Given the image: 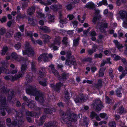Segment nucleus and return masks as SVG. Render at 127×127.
I'll use <instances>...</instances> for the list:
<instances>
[{
  "label": "nucleus",
  "mask_w": 127,
  "mask_h": 127,
  "mask_svg": "<svg viewBox=\"0 0 127 127\" xmlns=\"http://www.w3.org/2000/svg\"><path fill=\"white\" fill-rule=\"evenodd\" d=\"M67 9L68 10H70L72 8V6L71 4H68L66 6Z\"/></svg>",
  "instance_id": "nucleus-59"
},
{
  "label": "nucleus",
  "mask_w": 127,
  "mask_h": 127,
  "mask_svg": "<svg viewBox=\"0 0 127 127\" xmlns=\"http://www.w3.org/2000/svg\"><path fill=\"white\" fill-rule=\"evenodd\" d=\"M62 86V84L60 83L57 84L56 86H55L53 84H51L50 85V86L52 88H53L54 90L57 91H59L60 87Z\"/></svg>",
  "instance_id": "nucleus-11"
},
{
  "label": "nucleus",
  "mask_w": 127,
  "mask_h": 127,
  "mask_svg": "<svg viewBox=\"0 0 127 127\" xmlns=\"http://www.w3.org/2000/svg\"><path fill=\"white\" fill-rule=\"evenodd\" d=\"M21 45L20 43L16 44L15 45V47L17 50L19 49L21 47Z\"/></svg>",
  "instance_id": "nucleus-48"
},
{
  "label": "nucleus",
  "mask_w": 127,
  "mask_h": 127,
  "mask_svg": "<svg viewBox=\"0 0 127 127\" xmlns=\"http://www.w3.org/2000/svg\"><path fill=\"white\" fill-rule=\"evenodd\" d=\"M26 79L27 82H29L32 81L33 79V77L32 76V74L30 73L27 75L26 77Z\"/></svg>",
  "instance_id": "nucleus-23"
},
{
  "label": "nucleus",
  "mask_w": 127,
  "mask_h": 127,
  "mask_svg": "<svg viewBox=\"0 0 127 127\" xmlns=\"http://www.w3.org/2000/svg\"><path fill=\"white\" fill-rule=\"evenodd\" d=\"M23 53L24 55H27L29 56L33 55L34 54V52L29 45V43L27 42L26 43L25 50L23 51Z\"/></svg>",
  "instance_id": "nucleus-4"
},
{
  "label": "nucleus",
  "mask_w": 127,
  "mask_h": 127,
  "mask_svg": "<svg viewBox=\"0 0 127 127\" xmlns=\"http://www.w3.org/2000/svg\"><path fill=\"white\" fill-rule=\"evenodd\" d=\"M104 52L105 54L108 55H109L111 53L108 50H106L105 51H104Z\"/></svg>",
  "instance_id": "nucleus-60"
},
{
  "label": "nucleus",
  "mask_w": 127,
  "mask_h": 127,
  "mask_svg": "<svg viewBox=\"0 0 127 127\" xmlns=\"http://www.w3.org/2000/svg\"><path fill=\"white\" fill-rule=\"evenodd\" d=\"M0 21L2 23L5 22L6 21V18L5 17H3L0 19Z\"/></svg>",
  "instance_id": "nucleus-56"
},
{
  "label": "nucleus",
  "mask_w": 127,
  "mask_h": 127,
  "mask_svg": "<svg viewBox=\"0 0 127 127\" xmlns=\"http://www.w3.org/2000/svg\"><path fill=\"white\" fill-rule=\"evenodd\" d=\"M117 18H120L123 21V26L127 28V12L124 10H121L119 11L117 15Z\"/></svg>",
  "instance_id": "nucleus-2"
},
{
  "label": "nucleus",
  "mask_w": 127,
  "mask_h": 127,
  "mask_svg": "<svg viewBox=\"0 0 127 127\" xmlns=\"http://www.w3.org/2000/svg\"><path fill=\"white\" fill-rule=\"evenodd\" d=\"M86 16V14H85L84 15L83 17L81 18L79 15L78 16V19L79 21L81 23H83L84 22Z\"/></svg>",
  "instance_id": "nucleus-29"
},
{
  "label": "nucleus",
  "mask_w": 127,
  "mask_h": 127,
  "mask_svg": "<svg viewBox=\"0 0 127 127\" xmlns=\"http://www.w3.org/2000/svg\"><path fill=\"white\" fill-rule=\"evenodd\" d=\"M42 11H40L39 12H37V16L38 17H40L42 18H46L45 16L42 13Z\"/></svg>",
  "instance_id": "nucleus-33"
},
{
  "label": "nucleus",
  "mask_w": 127,
  "mask_h": 127,
  "mask_svg": "<svg viewBox=\"0 0 127 127\" xmlns=\"http://www.w3.org/2000/svg\"><path fill=\"white\" fill-rule=\"evenodd\" d=\"M65 98L67 100H68V99H69V98H70L69 96V95L68 94V93L67 91L65 92Z\"/></svg>",
  "instance_id": "nucleus-50"
},
{
  "label": "nucleus",
  "mask_w": 127,
  "mask_h": 127,
  "mask_svg": "<svg viewBox=\"0 0 127 127\" xmlns=\"http://www.w3.org/2000/svg\"><path fill=\"white\" fill-rule=\"evenodd\" d=\"M35 11V8L34 7H32L28 10V13L29 15H31Z\"/></svg>",
  "instance_id": "nucleus-27"
},
{
  "label": "nucleus",
  "mask_w": 127,
  "mask_h": 127,
  "mask_svg": "<svg viewBox=\"0 0 127 127\" xmlns=\"http://www.w3.org/2000/svg\"><path fill=\"white\" fill-rule=\"evenodd\" d=\"M32 41L33 43L34 44L37 43L40 45H41L42 44V41L40 40H38L35 41L32 38Z\"/></svg>",
  "instance_id": "nucleus-35"
},
{
  "label": "nucleus",
  "mask_w": 127,
  "mask_h": 127,
  "mask_svg": "<svg viewBox=\"0 0 127 127\" xmlns=\"http://www.w3.org/2000/svg\"><path fill=\"white\" fill-rule=\"evenodd\" d=\"M28 4L27 3H24L22 5V8L23 9H25V8L27 6Z\"/></svg>",
  "instance_id": "nucleus-62"
},
{
  "label": "nucleus",
  "mask_w": 127,
  "mask_h": 127,
  "mask_svg": "<svg viewBox=\"0 0 127 127\" xmlns=\"http://www.w3.org/2000/svg\"><path fill=\"white\" fill-rule=\"evenodd\" d=\"M94 4L92 2H90L87 3L86 5V6L87 8H92L94 7Z\"/></svg>",
  "instance_id": "nucleus-30"
},
{
  "label": "nucleus",
  "mask_w": 127,
  "mask_h": 127,
  "mask_svg": "<svg viewBox=\"0 0 127 127\" xmlns=\"http://www.w3.org/2000/svg\"><path fill=\"white\" fill-rule=\"evenodd\" d=\"M62 6L60 5L57 6L56 5H52L50 6V8L54 11L57 10L58 9H61Z\"/></svg>",
  "instance_id": "nucleus-18"
},
{
  "label": "nucleus",
  "mask_w": 127,
  "mask_h": 127,
  "mask_svg": "<svg viewBox=\"0 0 127 127\" xmlns=\"http://www.w3.org/2000/svg\"><path fill=\"white\" fill-rule=\"evenodd\" d=\"M6 32V30L4 28H2L0 29V34L2 35L3 34Z\"/></svg>",
  "instance_id": "nucleus-42"
},
{
  "label": "nucleus",
  "mask_w": 127,
  "mask_h": 127,
  "mask_svg": "<svg viewBox=\"0 0 127 127\" xmlns=\"http://www.w3.org/2000/svg\"><path fill=\"white\" fill-rule=\"evenodd\" d=\"M67 17L69 18L70 20H72L74 16L72 15H69L67 16Z\"/></svg>",
  "instance_id": "nucleus-64"
},
{
  "label": "nucleus",
  "mask_w": 127,
  "mask_h": 127,
  "mask_svg": "<svg viewBox=\"0 0 127 127\" xmlns=\"http://www.w3.org/2000/svg\"><path fill=\"white\" fill-rule=\"evenodd\" d=\"M109 125L110 127H116V125L114 122H110Z\"/></svg>",
  "instance_id": "nucleus-47"
},
{
  "label": "nucleus",
  "mask_w": 127,
  "mask_h": 127,
  "mask_svg": "<svg viewBox=\"0 0 127 127\" xmlns=\"http://www.w3.org/2000/svg\"><path fill=\"white\" fill-rule=\"evenodd\" d=\"M40 29L45 32H49L50 31L49 29L45 26H41L40 27Z\"/></svg>",
  "instance_id": "nucleus-26"
},
{
  "label": "nucleus",
  "mask_w": 127,
  "mask_h": 127,
  "mask_svg": "<svg viewBox=\"0 0 127 127\" xmlns=\"http://www.w3.org/2000/svg\"><path fill=\"white\" fill-rule=\"evenodd\" d=\"M5 100L4 98H1L0 99V113H1L3 116L5 115V113L4 111V108H2V107H4V109H6V110L8 113H10V110L9 108L5 106Z\"/></svg>",
  "instance_id": "nucleus-3"
},
{
  "label": "nucleus",
  "mask_w": 127,
  "mask_h": 127,
  "mask_svg": "<svg viewBox=\"0 0 127 127\" xmlns=\"http://www.w3.org/2000/svg\"><path fill=\"white\" fill-rule=\"evenodd\" d=\"M94 105L95 106H96L97 110L98 111H100L101 108L103 107V105L101 104V101L98 98L95 100Z\"/></svg>",
  "instance_id": "nucleus-9"
},
{
  "label": "nucleus",
  "mask_w": 127,
  "mask_h": 127,
  "mask_svg": "<svg viewBox=\"0 0 127 127\" xmlns=\"http://www.w3.org/2000/svg\"><path fill=\"white\" fill-rule=\"evenodd\" d=\"M21 74H19L17 76L19 78L22 77L24 75L26 70L27 69V65L25 64H23L21 67Z\"/></svg>",
  "instance_id": "nucleus-10"
},
{
  "label": "nucleus",
  "mask_w": 127,
  "mask_h": 127,
  "mask_svg": "<svg viewBox=\"0 0 127 127\" xmlns=\"http://www.w3.org/2000/svg\"><path fill=\"white\" fill-rule=\"evenodd\" d=\"M7 124L8 126H10V123L11 122V120L10 118H8L6 120Z\"/></svg>",
  "instance_id": "nucleus-58"
},
{
  "label": "nucleus",
  "mask_w": 127,
  "mask_h": 127,
  "mask_svg": "<svg viewBox=\"0 0 127 127\" xmlns=\"http://www.w3.org/2000/svg\"><path fill=\"white\" fill-rule=\"evenodd\" d=\"M48 19L50 21H53L54 19V17L53 16H52L51 15L48 14L47 15Z\"/></svg>",
  "instance_id": "nucleus-41"
},
{
  "label": "nucleus",
  "mask_w": 127,
  "mask_h": 127,
  "mask_svg": "<svg viewBox=\"0 0 127 127\" xmlns=\"http://www.w3.org/2000/svg\"><path fill=\"white\" fill-rule=\"evenodd\" d=\"M52 57L53 56L51 54H44L39 56L38 60L39 61L42 60L45 61H48L50 59H52Z\"/></svg>",
  "instance_id": "nucleus-5"
},
{
  "label": "nucleus",
  "mask_w": 127,
  "mask_h": 127,
  "mask_svg": "<svg viewBox=\"0 0 127 127\" xmlns=\"http://www.w3.org/2000/svg\"><path fill=\"white\" fill-rule=\"evenodd\" d=\"M111 56L114 58V60L116 61L118 60L121 59V58L118 55L115 54H112Z\"/></svg>",
  "instance_id": "nucleus-36"
},
{
  "label": "nucleus",
  "mask_w": 127,
  "mask_h": 127,
  "mask_svg": "<svg viewBox=\"0 0 127 127\" xmlns=\"http://www.w3.org/2000/svg\"><path fill=\"white\" fill-rule=\"evenodd\" d=\"M125 0H117L116 1V3L117 5H119L121 2H125Z\"/></svg>",
  "instance_id": "nucleus-53"
},
{
  "label": "nucleus",
  "mask_w": 127,
  "mask_h": 127,
  "mask_svg": "<svg viewBox=\"0 0 127 127\" xmlns=\"http://www.w3.org/2000/svg\"><path fill=\"white\" fill-rule=\"evenodd\" d=\"M26 114L28 116H31L33 117H35L36 118H38L39 116L38 114L36 113H34L32 112L28 111L26 112Z\"/></svg>",
  "instance_id": "nucleus-17"
},
{
  "label": "nucleus",
  "mask_w": 127,
  "mask_h": 127,
  "mask_svg": "<svg viewBox=\"0 0 127 127\" xmlns=\"http://www.w3.org/2000/svg\"><path fill=\"white\" fill-rule=\"evenodd\" d=\"M44 111L47 113H50L52 112L51 109L49 108L45 109L44 110Z\"/></svg>",
  "instance_id": "nucleus-49"
},
{
  "label": "nucleus",
  "mask_w": 127,
  "mask_h": 127,
  "mask_svg": "<svg viewBox=\"0 0 127 127\" xmlns=\"http://www.w3.org/2000/svg\"><path fill=\"white\" fill-rule=\"evenodd\" d=\"M59 18L60 19V25L61 28L63 27V24L66 23H67V21H64L63 20L61 19L62 17V14L60 13L59 14Z\"/></svg>",
  "instance_id": "nucleus-16"
},
{
  "label": "nucleus",
  "mask_w": 127,
  "mask_h": 127,
  "mask_svg": "<svg viewBox=\"0 0 127 127\" xmlns=\"http://www.w3.org/2000/svg\"><path fill=\"white\" fill-rule=\"evenodd\" d=\"M119 88V89H117L116 90V94L117 96L121 97L122 96V94L120 92V90L122 88L121 86H120Z\"/></svg>",
  "instance_id": "nucleus-25"
},
{
  "label": "nucleus",
  "mask_w": 127,
  "mask_h": 127,
  "mask_svg": "<svg viewBox=\"0 0 127 127\" xmlns=\"http://www.w3.org/2000/svg\"><path fill=\"white\" fill-rule=\"evenodd\" d=\"M107 24L105 22L99 23H98L96 28L98 30V29L102 32H105V29L107 27Z\"/></svg>",
  "instance_id": "nucleus-6"
},
{
  "label": "nucleus",
  "mask_w": 127,
  "mask_h": 127,
  "mask_svg": "<svg viewBox=\"0 0 127 127\" xmlns=\"http://www.w3.org/2000/svg\"><path fill=\"white\" fill-rule=\"evenodd\" d=\"M113 70L112 69L110 68L109 69V76L111 77V78L113 79L114 77V76L112 74Z\"/></svg>",
  "instance_id": "nucleus-44"
},
{
  "label": "nucleus",
  "mask_w": 127,
  "mask_h": 127,
  "mask_svg": "<svg viewBox=\"0 0 127 127\" xmlns=\"http://www.w3.org/2000/svg\"><path fill=\"white\" fill-rule=\"evenodd\" d=\"M103 36L102 35H100L98 36V39L96 41V42H98V43H102V39L103 37Z\"/></svg>",
  "instance_id": "nucleus-37"
},
{
  "label": "nucleus",
  "mask_w": 127,
  "mask_h": 127,
  "mask_svg": "<svg viewBox=\"0 0 127 127\" xmlns=\"http://www.w3.org/2000/svg\"><path fill=\"white\" fill-rule=\"evenodd\" d=\"M100 116L102 118H104L107 119V117L106 114L105 113H101L100 114Z\"/></svg>",
  "instance_id": "nucleus-39"
},
{
  "label": "nucleus",
  "mask_w": 127,
  "mask_h": 127,
  "mask_svg": "<svg viewBox=\"0 0 127 127\" xmlns=\"http://www.w3.org/2000/svg\"><path fill=\"white\" fill-rule=\"evenodd\" d=\"M113 42L119 50L120 51H122V48L123 47L122 44L119 43L117 40H114Z\"/></svg>",
  "instance_id": "nucleus-12"
},
{
  "label": "nucleus",
  "mask_w": 127,
  "mask_h": 127,
  "mask_svg": "<svg viewBox=\"0 0 127 127\" xmlns=\"http://www.w3.org/2000/svg\"><path fill=\"white\" fill-rule=\"evenodd\" d=\"M8 50V48L6 46H4L2 50L1 55H4L6 53V52Z\"/></svg>",
  "instance_id": "nucleus-31"
},
{
  "label": "nucleus",
  "mask_w": 127,
  "mask_h": 127,
  "mask_svg": "<svg viewBox=\"0 0 127 127\" xmlns=\"http://www.w3.org/2000/svg\"><path fill=\"white\" fill-rule=\"evenodd\" d=\"M11 56L12 58L15 60L20 61H21L19 60V58H20L19 56L17 55L15 53H13L12 54Z\"/></svg>",
  "instance_id": "nucleus-24"
},
{
  "label": "nucleus",
  "mask_w": 127,
  "mask_h": 127,
  "mask_svg": "<svg viewBox=\"0 0 127 127\" xmlns=\"http://www.w3.org/2000/svg\"><path fill=\"white\" fill-rule=\"evenodd\" d=\"M42 38L45 39L44 42L45 43H47L49 41V39L51 38V37L47 34H44L42 35Z\"/></svg>",
  "instance_id": "nucleus-21"
},
{
  "label": "nucleus",
  "mask_w": 127,
  "mask_h": 127,
  "mask_svg": "<svg viewBox=\"0 0 127 127\" xmlns=\"http://www.w3.org/2000/svg\"><path fill=\"white\" fill-rule=\"evenodd\" d=\"M77 22L76 21H74L72 23V24L73 25L74 28H75L76 29H77Z\"/></svg>",
  "instance_id": "nucleus-45"
},
{
  "label": "nucleus",
  "mask_w": 127,
  "mask_h": 127,
  "mask_svg": "<svg viewBox=\"0 0 127 127\" xmlns=\"http://www.w3.org/2000/svg\"><path fill=\"white\" fill-rule=\"evenodd\" d=\"M36 89L35 86L28 85L27 87L26 92L28 94L35 96L36 100H39L40 102H43L44 99L42 93L39 91H37Z\"/></svg>",
  "instance_id": "nucleus-1"
},
{
  "label": "nucleus",
  "mask_w": 127,
  "mask_h": 127,
  "mask_svg": "<svg viewBox=\"0 0 127 127\" xmlns=\"http://www.w3.org/2000/svg\"><path fill=\"white\" fill-rule=\"evenodd\" d=\"M107 5V2L106 0H102V1L99 2L98 4V5L99 6H101L102 4Z\"/></svg>",
  "instance_id": "nucleus-34"
},
{
  "label": "nucleus",
  "mask_w": 127,
  "mask_h": 127,
  "mask_svg": "<svg viewBox=\"0 0 127 127\" xmlns=\"http://www.w3.org/2000/svg\"><path fill=\"white\" fill-rule=\"evenodd\" d=\"M75 102L76 103H81L83 101H85L84 98H83L81 96H79L77 97L74 100Z\"/></svg>",
  "instance_id": "nucleus-14"
},
{
  "label": "nucleus",
  "mask_w": 127,
  "mask_h": 127,
  "mask_svg": "<svg viewBox=\"0 0 127 127\" xmlns=\"http://www.w3.org/2000/svg\"><path fill=\"white\" fill-rule=\"evenodd\" d=\"M127 70H125L124 72L125 73H124V72H122V74L120 77V78L121 79L123 78L126 75V74L127 73Z\"/></svg>",
  "instance_id": "nucleus-57"
},
{
  "label": "nucleus",
  "mask_w": 127,
  "mask_h": 127,
  "mask_svg": "<svg viewBox=\"0 0 127 127\" xmlns=\"http://www.w3.org/2000/svg\"><path fill=\"white\" fill-rule=\"evenodd\" d=\"M45 119V116H43L40 119V122L39 123V125H40L42 124L43 122L44 121Z\"/></svg>",
  "instance_id": "nucleus-40"
},
{
  "label": "nucleus",
  "mask_w": 127,
  "mask_h": 127,
  "mask_svg": "<svg viewBox=\"0 0 127 127\" xmlns=\"http://www.w3.org/2000/svg\"><path fill=\"white\" fill-rule=\"evenodd\" d=\"M35 102L33 101H31L30 103L28 104V103L26 104V105H27L29 107L32 108L35 106Z\"/></svg>",
  "instance_id": "nucleus-28"
},
{
  "label": "nucleus",
  "mask_w": 127,
  "mask_h": 127,
  "mask_svg": "<svg viewBox=\"0 0 127 127\" xmlns=\"http://www.w3.org/2000/svg\"><path fill=\"white\" fill-rule=\"evenodd\" d=\"M15 122L16 123L15 124H14L13 125H15L16 124L18 126H19V125H21L22 123V122L20 120H19V121H18V123H17L16 121H15Z\"/></svg>",
  "instance_id": "nucleus-52"
},
{
  "label": "nucleus",
  "mask_w": 127,
  "mask_h": 127,
  "mask_svg": "<svg viewBox=\"0 0 127 127\" xmlns=\"http://www.w3.org/2000/svg\"><path fill=\"white\" fill-rule=\"evenodd\" d=\"M90 34L91 36H95L96 35V32L94 31H91L90 32Z\"/></svg>",
  "instance_id": "nucleus-54"
},
{
  "label": "nucleus",
  "mask_w": 127,
  "mask_h": 127,
  "mask_svg": "<svg viewBox=\"0 0 127 127\" xmlns=\"http://www.w3.org/2000/svg\"><path fill=\"white\" fill-rule=\"evenodd\" d=\"M39 83L40 85H42L43 86H46L47 85V84L45 82L40 81Z\"/></svg>",
  "instance_id": "nucleus-63"
},
{
  "label": "nucleus",
  "mask_w": 127,
  "mask_h": 127,
  "mask_svg": "<svg viewBox=\"0 0 127 127\" xmlns=\"http://www.w3.org/2000/svg\"><path fill=\"white\" fill-rule=\"evenodd\" d=\"M21 37V35L19 32L16 33L15 35V38L16 40H19L20 39Z\"/></svg>",
  "instance_id": "nucleus-32"
},
{
  "label": "nucleus",
  "mask_w": 127,
  "mask_h": 127,
  "mask_svg": "<svg viewBox=\"0 0 127 127\" xmlns=\"http://www.w3.org/2000/svg\"><path fill=\"white\" fill-rule=\"evenodd\" d=\"M95 116H96L95 119L97 121H100V118L98 116H97L96 113L93 112H92L90 115L91 118L92 119H93L94 118Z\"/></svg>",
  "instance_id": "nucleus-19"
},
{
  "label": "nucleus",
  "mask_w": 127,
  "mask_h": 127,
  "mask_svg": "<svg viewBox=\"0 0 127 127\" xmlns=\"http://www.w3.org/2000/svg\"><path fill=\"white\" fill-rule=\"evenodd\" d=\"M118 106H119L120 105V108L117 111V113H123L126 112L124 108L123 107L122 105H120L119 103H118L116 105Z\"/></svg>",
  "instance_id": "nucleus-15"
},
{
  "label": "nucleus",
  "mask_w": 127,
  "mask_h": 127,
  "mask_svg": "<svg viewBox=\"0 0 127 127\" xmlns=\"http://www.w3.org/2000/svg\"><path fill=\"white\" fill-rule=\"evenodd\" d=\"M6 87L4 86L2 88L0 87V89H1V91L4 93H6L8 91V90H6Z\"/></svg>",
  "instance_id": "nucleus-51"
},
{
  "label": "nucleus",
  "mask_w": 127,
  "mask_h": 127,
  "mask_svg": "<svg viewBox=\"0 0 127 127\" xmlns=\"http://www.w3.org/2000/svg\"><path fill=\"white\" fill-rule=\"evenodd\" d=\"M29 23L31 24H32L33 22V20L32 18H30L28 20Z\"/></svg>",
  "instance_id": "nucleus-61"
},
{
  "label": "nucleus",
  "mask_w": 127,
  "mask_h": 127,
  "mask_svg": "<svg viewBox=\"0 0 127 127\" xmlns=\"http://www.w3.org/2000/svg\"><path fill=\"white\" fill-rule=\"evenodd\" d=\"M2 69L3 70H2V68H1L0 67V74L2 72H5L6 73H8V70L7 69H6L5 68H2Z\"/></svg>",
  "instance_id": "nucleus-43"
},
{
  "label": "nucleus",
  "mask_w": 127,
  "mask_h": 127,
  "mask_svg": "<svg viewBox=\"0 0 127 127\" xmlns=\"http://www.w3.org/2000/svg\"><path fill=\"white\" fill-rule=\"evenodd\" d=\"M102 57V54L101 53L99 54H96L95 55V58H101Z\"/></svg>",
  "instance_id": "nucleus-55"
},
{
  "label": "nucleus",
  "mask_w": 127,
  "mask_h": 127,
  "mask_svg": "<svg viewBox=\"0 0 127 127\" xmlns=\"http://www.w3.org/2000/svg\"><path fill=\"white\" fill-rule=\"evenodd\" d=\"M49 66L51 68L52 72L55 76H56L57 77L59 76L58 72L55 69L53 65L51 64L49 65Z\"/></svg>",
  "instance_id": "nucleus-13"
},
{
  "label": "nucleus",
  "mask_w": 127,
  "mask_h": 127,
  "mask_svg": "<svg viewBox=\"0 0 127 127\" xmlns=\"http://www.w3.org/2000/svg\"><path fill=\"white\" fill-rule=\"evenodd\" d=\"M18 78V77L17 76L16 77L15 76L14 77L13 76H11L9 75H6L4 77V79L7 80H12L13 81L17 79Z\"/></svg>",
  "instance_id": "nucleus-22"
},
{
  "label": "nucleus",
  "mask_w": 127,
  "mask_h": 127,
  "mask_svg": "<svg viewBox=\"0 0 127 127\" xmlns=\"http://www.w3.org/2000/svg\"><path fill=\"white\" fill-rule=\"evenodd\" d=\"M97 48V46L95 44H94L93 47L92 49L88 50V52L89 54H91L93 53L96 51V50Z\"/></svg>",
  "instance_id": "nucleus-20"
},
{
  "label": "nucleus",
  "mask_w": 127,
  "mask_h": 127,
  "mask_svg": "<svg viewBox=\"0 0 127 127\" xmlns=\"http://www.w3.org/2000/svg\"><path fill=\"white\" fill-rule=\"evenodd\" d=\"M51 2L49 0H47L45 2L43 1V3H42V4L45 5H51Z\"/></svg>",
  "instance_id": "nucleus-46"
},
{
  "label": "nucleus",
  "mask_w": 127,
  "mask_h": 127,
  "mask_svg": "<svg viewBox=\"0 0 127 127\" xmlns=\"http://www.w3.org/2000/svg\"><path fill=\"white\" fill-rule=\"evenodd\" d=\"M61 38L58 37L55 40L54 43L52 44L50 46L51 48L52 47L53 50H57L58 49L56 45H59L61 43Z\"/></svg>",
  "instance_id": "nucleus-8"
},
{
  "label": "nucleus",
  "mask_w": 127,
  "mask_h": 127,
  "mask_svg": "<svg viewBox=\"0 0 127 127\" xmlns=\"http://www.w3.org/2000/svg\"><path fill=\"white\" fill-rule=\"evenodd\" d=\"M71 54L70 52H69L68 54L67 55L68 58L66 60L65 62V64L67 65H69L71 64L74 65L76 64L74 57L73 56L70 57Z\"/></svg>",
  "instance_id": "nucleus-7"
},
{
  "label": "nucleus",
  "mask_w": 127,
  "mask_h": 127,
  "mask_svg": "<svg viewBox=\"0 0 127 127\" xmlns=\"http://www.w3.org/2000/svg\"><path fill=\"white\" fill-rule=\"evenodd\" d=\"M80 38L78 37L77 39L73 40V45L75 46H77L78 45V41L80 39Z\"/></svg>",
  "instance_id": "nucleus-38"
}]
</instances>
